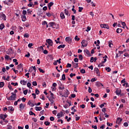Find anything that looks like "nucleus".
<instances>
[{
    "label": "nucleus",
    "instance_id": "nucleus-54",
    "mask_svg": "<svg viewBox=\"0 0 129 129\" xmlns=\"http://www.w3.org/2000/svg\"><path fill=\"white\" fill-rule=\"evenodd\" d=\"M54 120H55V118H54V117L51 116L50 117V120H51V121H54Z\"/></svg>",
    "mask_w": 129,
    "mask_h": 129
},
{
    "label": "nucleus",
    "instance_id": "nucleus-7",
    "mask_svg": "<svg viewBox=\"0 0 129 129\" xmlns=\"http://www.w3.org/2000/svg\"><path fill=\"white\" fill-rule=\"evenodd\" d=\"M0 18H3L4 21H6V18H7V16H6V15L4 14L3 13H0Z\"/></svg>",
    "mask_w": 129,
    "mask_h": 129
},
{
    "label": "nucleus",
    "instance_id": "nucleus-4",
    "mask_svg": "<svg viewBox=\"0 0 129 129\" xmlns=\"http://www.w3.org/2000/svg\"><path fill=\"white\" fill-rule=\"evenodd\" d=\"M66 42H68L69 44H71V43L72 42V39L70 37H67L66 38Z\"/></svg>",
    "mask_w": 129,
    "mask_h": 129
},
{
    "label": "nucleus",
    "instance_id": "nucleus-56",
    "mask_svg": "<svg viewBox=\"0 0 129 129\" xmlns=\"http://www.w3.org/2000/svg\"><path fill=\"white\" fill-rule=\"evenodd\" d=\"M32 85H33V86H37V82L34 81L32 83Z\"/></svg>",
    "mask_w": 129,
    "mask_h": 129
},
{
    "label": "nucleus",
    "instance_id": "nucleus-46",
    "mask_svg": "<svg viewBox=\"0 0 129 129\" xmlns=\"http://www.w3.org/2000/svg\"><path fill=\"white\" fill-rule=\"evenodd\" d=\"M31 85H32V84H31L30 83H27V87H28L29 88H31V89H32V87H31Z\"/></svg>",
    "mask_w": 129,
    "mask_h": 129
},
{
    "label": "nucleus",
    "instance_id": "nucleus-36",
    "mask_svg": "<svg viewBox=\"0 0 129 129\" xmlns=\"http://www.w3.org/2000/svg\"><path fill=\"white\" fill-rule=\"evenodd\" d=\"M80 40V38L78 37V36L76 35V37H75V40L78 41Z\"/></svg>",
    "mask_w": 129,
    "mask_h": 129
},
{
    "label": "nucleus",
    "instance_id": "nucleus-3",
    "mask_svg": "<svg viewBox=\"0 0 129 129\" xmlns=\"http://www.w3.org/2000/svg\"><path fill=\"white\" fill-rule=\"evenodd\" d=\"M46 42L49 46H53V41H52V40L48 39L46 40Z\"/></svg>",
    "mask_w": 129,
    "mask_h": 129
},
{
    "label": "nucleus",
    "instance_id": "nucleus-27",
    "mask_svg": "<svg viewBox=\"0 0 129 129\" xmlns=\"http://www.w3.org/2000/svg\"><path fill=\"white\" fill-rule=\"evenodd\" d=\"M24 38H29L30 37V35H29V33H25L24 34Z\"/></svg>",
    "mask_w": 129,
    "mask_h": 129
},
{
    "label": "nucleus",
    "instance_id": "nucleus-35",
    "mask_svg": "<svg viewBox=\"0 0 129 129\" xmlns=\"http://www.w3.org/2000/svg\"><path fill=\"white\" fill-rule=\"evenodd\" d=\"M8 87L9 88L10 90H14V88H12V85L11 84H9Z\"/></svg>",
    "mask_w": 129,
    "mask_h": 129
},
{
    "label": "nucleus",
    "instance_id": "nucleus-29",
    "mask_svg": "<svg viewBox=\"0 0 129 129\" xmlns=\"http://www.w3.org/2000/svg\"><path fill=\"white\" fill-rule=\"evenodd\" d=\"M32 12L33 11L32 10H30V9L27 10V14L28 15H32Z\"/></svg>",
    "mask_w": 129,
    "mask_h": 129
},
{
    "label": "nucleus",
    "instance_id": "nucleus-25",
    "mask_svg": "<svg viewBox=\"0 0 129 129\" xmlns=\"http://www.w3.org/2000/svg\"><path fill=\"white\" fill-rule=\"evenodd\" d=\"M50 98H51L52 99H55V98H54V94H53V93H51V91H50Z\"/></svg>",
    "mask_w": 129,
    "mask_h": 129
},
{
    "label": "nucleus",
    "instance_id": "nucleus-11",
    "mask_svg": "<svg viewBox=\"0 0 129 129\" xmlns=\"http://www.w3.org/2000/svg\"><path fill=\"white\" fill-rule=\"evenodd\" d=\"M22 18V21L23 22H26V21L27 20V18L26 17V15H23L21 17Z\"/></svg>",
    "mask_w": 129,
    "mask_h": 129
},
{
    "label": "nucleus",
    "instance_id": "nucleus-63",
    "mask_svg": "<svg viewBox=\"0 0 129 129\" xmlns=\"http://www.w3.org/2000/svg\"><path fill=\"white\" fill-rule=\"evenodd\" d=\"M79 60L78 59V58L77 57H76V58H74V61H75V62H78Z\"/></svg>",
    "mask_w": 129,
    "mask_h": 129
},
{
    "label": "nucleus",
    "instance_id": "nucleus-41",
    "mask_svg": "<svg viewBox=\"0 0 129 129\" xmlns=\"http://www.w3.org/2000/svg\"><path fill=\"white\" fill-rule=\"evenodd\" d=\"M30 56H31V54H30V52H28L27 54L25 55V57H27V58H30Z\"/></svg>",
    "mask_w": 129,
    "mask_h": 129
},
{
    "label": "nucleus",
    "instance_id": "nucleus-61",
    "mask_svg": "<svg viewBox=\"0 0 129 129\" xmlns=\"http://www.w3.org/2000/svg\"><path fill=\"white\" fill-rule=\"evenodd\" d=\"M74 65L75 66V68H78V63H74Z\"/></svg>",
    "mask_w": 129,
    "mask_h": 129
},
{
    "label": "nucleus",
    "instance_id": "nucleus-21",
    "mask_svg": "<svg viewBox=\"0 0 129 129\" xmlns=\"http://www.w3.org/2000/svg\"><path fill=\"white\" fill-rule=\"evenodd\" d=\"M5 86V83L3 82H0V88H2Z\"/></svg>",
    "mask_w": 129,
    "mask_h": 129
},
{
    "label": "nucleus",
    "instance_id": "nucleus-57",
    "mask_svg": "<svg viewBox=\"0 0 129 129\" xmlns=\"http://www.w3.org/2000/svg\"><path fill=\"white\" fill-rule=\"evenodd\" d=\"M23 15H24V16H26L27 15V11L26 10H23L22 12Z\"/></svg>",
    "mask_w": 129,
    "mask_h": 129
},
{
    "label": "nucleus",
    "instance_id": "nucleus-58",
    "mask_svg": "<svg viewBox=\"0 0 129 129\" xmlns=\"http://www.w3.org/2000/svg\"><path fill=\"white\" fill-rule=\"evenodd\" d=\"M30 68V69L31 68H33V69L34 70V72H36V66H34V67L32 66Z\"/></svg>",
    "mask_w": 129,
    "mask_h": 129
},
{
    "label": "nucleus",
    "instance_id": "nucleus-6",
    "mask_svg": "<svg viewBox=\"0 0 129 129\" xmlns=\"http://www.w3.org/2000/svg\"><path fill=\"white\" fill-rule=\"evenodd\" d=\"M96 60H97V57H91V59H90V62H91V63H93V61H94V62H96Z\"/></svg>",
    "mask_w": 129,
    "mask_h": 129
},
{
    "label": "nucleus",
    "instance_id": "nucleus-19",
    "mask_svg": "<svg viewBox=\"0 0 129 129\" xmlns=\"http://www.w3.org/2000/svg\"><path fill=\"white\" fill-rule=\"evenodd\" d=\"M28 105H30L31 106V107H33V106H34L35 105L33 103L31 102V101H28Z\"/></svg>",
    "mask_w": 129,
    "mask_h": 129
},
{
    "label": "nucleus",
    "instance_id": "nucleus-45",
    "mask_svg": "<svg viewBox=\"0 0 129 129\" xmlns=\"http://www.w3.org/2000/svg\"><path fill=\"white\" fill-rule=\"evenodd\" d=\"M44 124H45V125H50V122L46 121L44 122Z\"/></svg>",
    "mask_w": 129,
    "mask_h": 129
},
{
    "label": "nucleus",
    "instance_id": "nucleus-15",
    "mask_svg": "<svg viewBox=\"0 0 129 129\" xmlns=\"http://www.w3.org/2000/svg\"><path fill=\"white\" fill-rule=\"evenodd\" d=\"M35 110H36V111H40V110H42V108L41 107L36 106Z\"/></svg>",
    "mask_w": 129,
    "mask_h": 129
},
{
    "label": "nucleus",
    "instance_id": "nucleus-2",
    "mask_svg": "<svg viewBox=\"0 0 129 129\" xmlns=\"http://www.w3.org/2000/svg\"><path fill=\"white\" fill-rule=\"evenodd\" d=\"M81 44H82V47H87V45L88 43L87 42V41L83 40L81 42Z\"/></svg>",
    "mask_w": 129,
    "mask_h": 129
},
{
    "label": "nucleus",
    "instance_id": "nucleus-55",
    "mask_svg": "<svg viewBox=\"0 0 129 129\" xmlns=\"http://www.w3.org/2000/svg\"><path fill=\"white\" fill-rule=\"evenodd\" d=\"M47 21H44L43 22H42V25L43 26H45V25H47Z\"/></svg>",
    "mask_w": 129,
    "mask_h": 129
},
{
    "label": "nucleus",
    "instance_id": "nucleus-47",
    "mask_svg": "<svg viewBox=\"0 0 129 129\" xmlns=\"http://www.w3.org/2000/svg\"><path fill=\"white\" fill-rule=\"evenodd\" d=\"M5 59H6V60H9V59H10V56L8 55H5Z\"/></svg>",
    "mask_w": 129,
    "mask_h": 129
},
{
    "label": "nucleus",
    "instance_id": "nucleus-34",
    "mask_svg": "<svg viewBox=\"0 0 129 129\" xmlns=\"http://www.w3.org/2000/svg\"><path fill=\"white\" fill-rule=\"evenodd\" d=\"M46 15L47 17H51V16H52V15H53V13H50L48 12V13H46Z\"/></svg>",
    "mask_w": 129,
    "mask_h": 129
},
{
    "label": "nucleus",
    "instance_id": "nucleus-20",
    "mask_svg": "<svg viewBox=\"0 0 129 129\" xmlns=\"http://www.w3.org/2000/svg\"><path fill=\"white\" fill-rule=\"evenodd\" d=\"M22 67H23V64H20L17 66V68L18 70H20V69H22Z\"/></svg>",
    "mask_w": 129,
    "mask_h": 129
},
{
    "label": "nucleus",
    "instance_id": "nucleus-64",
    "mask_svg": "<svg viewBox=\"0 0 129 129\" xmlns=\"http://www.w3.org/2000/svg\"><path fill=\"white\" fill-rule=\"evenodd\" d=\"M121 83H125V79H123L121 81Z\"/></svg>",
    "mask_w": 129,
    "mask_h": 129
},
{
    "label": "nucleus",
    "instance_id": "nucleus-52",
    "mask_svg": "<svg viewBox=\"0 0 129 129\" xmlns=\"http://www.w3.org/2000/svg\"><path fill=\"white\" fill-rule=\"evenodd\" d=\"M11 85H14V86H18V83H15L12 82V83H11Z\"/></svg>",
    "mask_w": 129,
    "mask_h": 129
},
{
    "label": "nucleus",
    "instance_id": "nucleus-10",
    "mask_svg": "<svg viewBox=\"0 0 129 129\" xmlns=\"http://www.w3.org/2000/svg\"><path fill=\"white\" fill-rule=\"evenodd\" d=\"M96 86L97 87H100V86H103V85L99 82H97L96 83Z\"/></svg>",
    "mask_w": 129,
    "mask_h": 129
},
{
    "label": "nucleus",
    "instance_id": "nucleus-32",
    "mask_svg": "<svg viewBox=\"0 0 129 129\" xmlns=\"http://www.w3.org/2000/svg\"><path fill=\"white\" fill-rule=\"evenodd\" d=\"M79 60H80V61H82V60H83V56H82V55H81V54L79 55Z\"/></svg>",
    "mask_w": 129,
    "mask_h": 129
},
{
    "label": "nucleus",
    "instance_id": "nucleus-59",
    "mask_svg": "<svg viewBox=\"0 0 129 129\" xmlns=\"http://www.w3.org/2000/svg\"><path fill=\"white\" fill-rule=\"evenodd\" d=\"M40 98L42 99V100H45V97H44V95H41L40 96Z\"/></svg>",
    "mask_w": 129,
    "mask_h": 129
},
{
    "label": "nucleus",
    "instance_id": "nucleus-42",
    "mask_svg": "<svg viewBox=\"0 0 129 129\" xmlns=\"http://www.w3.org/2000/svg\"><path fill=\"white\" fill-rule=\"evenodd\" d=\"M33 2H30L29 4L28 5V7H29L30 8L33 7Z\"/></svg>",
    "mask_w": 129,
    "mask_h": 129
},
{
    "label": "nucleus",
    "instance_id": "nucleus-5",
    "mask_svg": "<svg viewBox=\"0 0 129 129\" xmlns=\"http://www.w3.org/2000/svg\"><path fill=\"white\" fill-rule=\"evenodd\" d=\"M121 121H122V118L120 117L117 118L116 122H117V124H120Z\"/></svg>",
    "mask_w": 129,
    "mask_h": 129
},
{
    "label": "nucleus",
    "instance_id": "nucleus-48",
    "mask_svg": "<svg viewBox=\"0 0 129 129\" xmlns=\"http://www.w3.org/2000/svg\"><path fill=\"white\" fill-rule=\"evenodd\" d=\"M35 93L37 95H38L40 93V91H39V90H38V89H35Z\"/></svg>",
    "mask_w": 129,
    "mask_h": 129
},
{
    "label": "nucleus",
    "instance_id": "nucleus-22",
    "mask_svg": "<svg viewBox=\"0 0 129 129\" xmlns=\"http://www.w3.org/2000/svg\"><path fill=\"white\" fill-rule=\"evenodd\" d=\"M5 28V24L4 23H2L0 25V30H3Z\"/></svg>",
    "mask_w": 129,
    "mask_h": 129
},
{
    "label": "nucleus",
    "instance_id": "nucleus-18",
    "mask_svg": "<svg viewBox=\"0 0 129 129\" xmlns=\"http://www.w3.org/2000/svg\"><path fill=\"white\" fill-rule=\"evenodd\" d=\"M61 48H65V45L61 44L57 47V49H61Z\"/></svg>",
    "mask_w": 129,
    "mask_h": 129
},
{
    "label": "nucleus",
    "instance_id": "nucleus-37",
    "mask_svg": "<svg viewBox=\"0 0 129 129\" xmlns=\"http://www.w3.org/2000/svg\"><path fill=\"white\" fill-rule=\"evenodd\" d=\"M64 14L65 15H66L67 16H68L69 14V12L68 11V10H67V9H65L64 10Z\"/></svg>",
    "mask_w": 129,
    "mask_h": 129
},
{
    "label": "nucleus",
    "instance_id": "nucleus-33",
    "mask_svg": "<svg viewBox=\"0 0 129 129\" xmlns=\"http://www.w3.org/2000/svg\"><path fill=\"white\" fill-rule=\"evenodd\" d=\"M74 91H75V92H78L77 86L76 85H74Z\"/></svg>",
    "mask_w": 129,
    "mask_h": 129
},
{
    "label": "nucleus",
    "instance_id": "nucleus-60",
    "mask_svg": "<svg viewBox=\"0 0 129 129\" xmlns=\"http://www.w3.org/2000/svg\"><path fill=\"white\" fill-rule=\"evenodd\" d=\"M80 107L81 108H85V105L84 104L81 105H80Z\"/></svg>",
    "mask_w": 129,
    "mask_h": 129
},
{
    "label": "nucleus",
    "instance_id": "nucleus-8",
    "mask_svg": "<svg viewBox=\"0 0 129 129\" xmlns=\"http://www.w3.org/2000/svg\"><path fill=\"white\" fill-rule=\"evenodd\" d=\"M94 71L96 72V73L97 74L98 76H100V73H99V70H98V68H95L94 69Z\"/></svg>",
    "mask_w": 129,
    "mask_h": 129
},
{
    "label": "nucleus",
    "instance_id": "nucleus-50",
    "mask_svg": "<svg viewBox=\"0 0 129 129\" xmlns=\"http://www.w3.org/2000/svg\"><path fill=\"white\" fill-rule=\"evenodd\" d=\"M72 65H71V64L68 63L67 65V68H71Z\"/></svg>",
    "mask_w": 129,
    "mask_h": 129
},
{
    "label": "nucleus",
    "instance_id": "nucleus-26",
    "mask_svg": "<svg viewBox=\"0 0 129 129\" xmlns=\"http://www.w3.org/2000/svg\"><path fill=\"white\" fill-rule=\"evenodd\" d=\"M8 110H10V111H14V110H15V109H14V107H9Z\"/></svg>",
    "mask_w": 129,
    "mask_h": 129
},
{
    "label": "nucleus",
    "instance_id": "nucleus-23",
    "mask_svg": "<svg viewBox=\"0 0 129 129\" xmlns=\"http://www.w3.org/2000/svg\"><path fill=\"white\" fill-rule=\"evenodd\" d=\"M112 43V41H109V42H108L109 47L110 48H112V46H111V45H112V46H113V44Z\"/></svg>",
    "mask_w": 129,
    "mask_h": 129
},
{
    "label": "nucleus",
    "instance_id": "nucleus-28",
    "mask_svg": "<svg viewBox=\"0 0 129 129\" xmlns=\"http://www.w3.org/2000/svg\"><path fill=\"white\" fill-rule=\"evenodd\" d=\"M62 80H63V81L66 80V76L65 75V74H63L62 76V78H61Z\"/></svg>",
    "mask_w": 129,
    "mask_h": 129
},
{
    "label": "nucleus",
    "instance_id": "nucleus-43",
    "mask_svg": "<svg viewBox=\"0 0 129 129\" xmlns=\"http://www.w3.org/2000/svg\"><path fill=\"white\" fill-rule=\"evenodd\" d=\"M116 94H117V95H119V94H120V91L118 90H116Z\"/></svg>",
    "mask_w": 129,
    "mask_h": 129
},
{
    "label": "nucleus",
    "instance_id": "nucleus-39",
    "mask_svg": "<svg viewBox=\"0 0 129 129\" xmlns=\"http://www.w3.org/2000/svg\"><path fill=\"white\" fill-rule=\"evenodd\" d=\"M10 97H11V98H12L13 100H16V98H17V96H13V95H11L10 96Z\"/></svg>",
    "mask_w": 129,
    "mask_h": 129
},
{
    "label": "nucleus",
    "instance_id": "nucleus-1",
    "mask_svg": "<svg viewBox=\"0 0 129 129\" xmlns=\"http://www.w3.org/2000/svg\"><path fill=\"white\" fill-rule=\"evenodd\" d=\"M101 28H103L104 29H107V30H109V26H108V24H103L100 25Z\"/></svg>",
    "mask_w": 129,
    "mask_h": 129
},
{
    "label": "nucleus",
    "instance_id": "nucleus-49",
    "mask_svg": "<svg viewBox=\"0 0 129 129\" xmlns=\"http://www.w3.org/2000/svg\"><path fill=\"white\" fill-rule=\"evenodd\" d=\"M39 71L41 72V73H45V71L44 70H42L41 68L38 69Z\"/></svg>",
    "mask_w": 129,
    "mask_h": 129
},
{
    "label": "nucleus",
    "instance_id": "nucleus-30",
    "mask_svg": "<svg viewBox=\"0 0 129 129\" xmlns=\"http://www.w3.org/2000/svg\"><path fill=\"white\" fill-rule=\"evenodd\" d=\"M105 70L107 71V72H110V71H111V69H110V68L106 67L105 68Z\"/></svg>",
    "mask_w": 129,
    "mask_h": 129
},
{
    "label": "nucleus",
    "instance_id": "nucleus-40",
    "mask_svg": "<svg viewBox=\"0 0 129 129\" xmlns=\"http://www.w3.org/2000/svg\"><path fill=\"white\" fill-rule=\"evenodd\" d=\"M81 73H82V74H85V69H82L80 71Z\"/></svg>",
    "mask_w": 129,
    "mask_h": 129
},
{
    "label": "nucleus",
    "instance_id": "nucleus-24",
    "mask_svg": "<svg viewBox=\"0 0 129 129\" xmlns=\"http://www.w3.org/2000/svg\"><path fill=\"white\" fill-rule=\"evenodd\" d=\"M54 5V3H53V2H50V3H48V4H47V7H52V6H53Z\"/></svg>",
    "mask_w": 129,
    "mask_h": 129
},
{
    "label": "nucleus",
    "instance_id": "nucleus-13",
    "mask_svg": "<svg viewBox=\"0 0 129 129\" xmlns=\"http://www.w3.org/2000/svg\"><path fill=\"white\" fill-rule=\"evenodd\" d=\"M64 115L63 114V112L60 111V112L58 113L57 114V116H60V117H62Z\"/></svg>",
    "mask_w": 129,
    "mask_h": 129
},
{
    "label": "nucleus",
    "instance_id": "nucleus-44",
    "mask_svg": "<svg viewBox=\"0 0 129 129\" xmlns=\"http://www.w3.org/2000/svg\"><path fill=\"white\" fill-rule=\"evenodd\" d=\"M88 88H89L88 89L89 93H91L92 92V89H91V88H90V87H89Z\"/></svg>",
    "mask_w": 129,
    "mask_h": 129
},
{
    "label": "nucleus",
    "instance_id": "nucleus-31",
    "mask_svg": "<svg viewBox=\"0 0 129 129\" xmlns=\"http://www.w3.org/2000/svg\"><path fill=\"white\" fill-rule=\"evenodd\" d=\"M90 104H91V107H92V108H93V107H96V105L94 104L93 105V103H92V102H90Z\"/></svg>",
    "mask_w": 129,
    "mask_h": 129
},
{
    "label": "nucleus",
    "instance_id": "nucleus-17",
    "mask_svg": "<svg viewBox=\"0 0 129 129\" xmlns=\"http://www.w3.org/2000/svg\"><path fill=\"white\" fill-rule=\"evenodd\" d=\"M122 32V29H120V28H117L116 30V33L118 34H120V33H121Z\"/></svg>",
    "mask_w": 129,
    "mask_h": 129
},
{
    "label": "nucleus",
    "instance_id": "nucleus-53",
    "mask_svg": "<svg viewBox=\"0 0 129 129\" xmlns=\"http://www.w3.org/2000/svg\"><path fill=\"white\" fill-rule=\"evenodd\" d=\"M12 70H13L14 72H15V74H17L18 72H19L18 71H16V69L12 68Z\"/></svg>",
    "mask_w": 129,
    "mask_h": 129
},
{
    "label": "nucleus",
    "instance_id": "nucleus-9",
    "mask_svg": "<svg viewBox=\"0 0 129 129\" xmlns=\"http://www.w3.org/2000/svg\"><path fill=\"white\" fill-rule=\"evenodd\" d=\"M19 108L20 110H23V109L25 108V105H24L23 103L20 104L19 105Z\"/></svg>",
    "mask_w": 129,
    "mask_h": 129
},
{
    "label": "nucleus",
    "instance_id": "nucleus-51",
    "mask_svg": "<svg viewBox=\"0 0 129 129\" xmlns=\"http://www.w3.org/2000/svg\"><path fill=\"white\" fill-rule=\"evenodd\" d=\"M83 10V7H79V12L80 13H81Z\"/></svg>",
    "mask_w": 129,
    "mask_h": 129
},
{
    "label": "nucleus",
    "instance_id": "nucleus-16",
    "mask_svg": "<svg viewBox=\"0 0 129 129\" xmlns=\"http://www.w3.org/2000/svg\"><path fill=\"white\" fill-rule=\"evenodd\" d=\"M21 84H23V85H26L27 84V82H26L25 80H21L20 81Z\"/></svg>",
    "mask_w": 129,
    "mask_h": 129
},
{
    "label": "nucleus",
    "instance_id": "nucleus-62",
    "mask_svg": "<svg viewBox=\"0 0 129 129\" xmlns=\"http://www.w3.org/2000/svg\"><path fill=\"white\" fill-rule=\"evenodd\" d=\"M92 128L97 129V125H92Z\"/></svg>",
    "mask_w": 129,
    "mask_h": 129
},
{
    "label": "nucleus",
    "instance_id": "nucleus-14",
    "mask_svg": "<svg viewBox=\"0 0 129 129\" xmlns=\"http://www.w3.org/2000/svg\"><path fill=\"white\" fill-rule=\"evenodd\" d=\"M60 17L61 20L65 19V15H64V13L63 12H61L60 13Z\"/></svg>",
    "mask_w": 129,
    "mask_h": 129
},
{
    "label": "nucleus",
    "instance_id": "nucleus-38",
    "mask_svg": "<svg viewBox=\"0 0 129 129\" xmlns=\"http://www.w3.org/2000/svg\"><path fill=\"white\" fill-rule=\"evenodd\" d=\"M23 93L24 95H27V94H28V89L25 90L23 91Z\"/></svg>",
    "mask_w": 129,
    "mask_h": 129
},
{
    "label": "nucleus",
    "instance_id": "nucleus-12",
    "mask_svg": "<svg viewBox=\"0 0 129 129\" xmlns=\"http://www.w3.org/2000/svg\"><path fill=\"white\" fill-rule=\"evenodd\" d=\"M48 25H49V27H52L53 28H55L54 26H56L55 22H50Z\"/></svg>",
    "mask_w": 129,
    "mask_h": 129
}]
</instances>
